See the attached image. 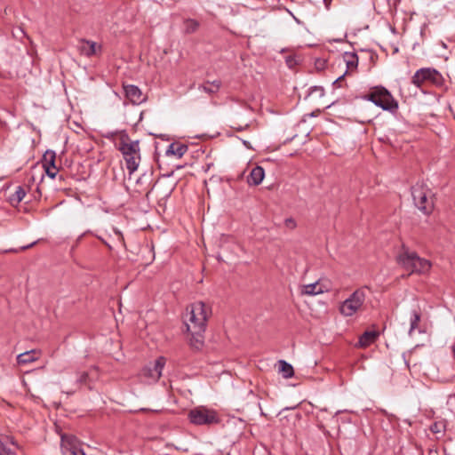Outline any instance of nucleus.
I'll use <instances>...</instances> for the list:
<instances>
[{
    "instance_id": "39",
    "label": "nucleus",
    "mask_w": 455,
    "mask_h": 455,
    "mask_svg": "<svg viewBox=\"0 0 455 455\" xmlns=\"http://www.w3.org/2000/svg\"><path fill=\"white\" fill-rule=\"evenodd\" d=\"M314 90H315V92H320V93H321V94H322V92H323V88H322V87H320V86H316V85H315Z\"/></svg>"
},
{
    "instance_id": "30",
    "label": "nucleus",
    "mask_w": 455,
    "mask_h": 455,
    "mask_svg": "<svg viewBox=\"0 0 455 455\" xmlns=\"http://www.w3.org/2000/svg\"><path fill=\"white\" fill-rule=\"evenodd\" d=\"M326 60L324 59H315V69L323 70L325 68Z\"/></svg>"
},
{
    "instance_id": "33",
    "label": "nucleus",
    "mask_w": 455,
    "mask_h": 455,
    "mask_svg": "<svg viewBox=\"0 0 455 455\" xmlns=\"http://www.w3.org/2000/svg\"><path fill=\"white\" fill-rule=\"evenodd\" d=\"M44 171L48 177L54 179L57 175L58 169L56 168V170H53V168H44Z\"/></svg>"
},
{
    "instance_id": "41",
    "label": "nucleus",
    "mask_w": 455,
    "mask_h": 455,
    "mask_svg": "<svg viewBox=\"0 0 455 455\" xmlns=\"http://www.w3.org/2000/svg\"><path fill=\"white\" fill-rule=\"evenodd\" d=\"M343 76H341L338 77V78L334 81V84H337V83H339L340 80H342V79H343Z\"/></svg>"
},
{
    "instance_id": "13",
    "label": "nucleus",
    "mask_w": 455,
    "mask_h": 455,
    "mask_svg": "<svg viewBox=\"0 0 455 455\" xmlns=\"http://www.w3.org/2000/svg\"><path fill=\"white\" fill-rule=\"evenodd\" d=\"M126 98L133 104H140L145 100L140 89L133 84L124 86Z\"/></svg>"
},
{
    "instance_id": "5",
    "label": "nucleus",
    "mask_w": 455,
    "mask_h": 455,
    "mask_svg": "<svg viewBox=\"0 0 455 455\" xmlns=\"http://www.w3.org/2000/svg\"><path fill=\"white\" fill-rule=\"evenodd\" d=\"M364 99L371 101L377 107L383 110L395 113L398 109V102L394 99L392 94L382 86H377L372 89Z\"/></svg>"
},
{
    "instance_id": "7",
    "label": "nucleus",
    "mask_w": 455,
    "mask_h": 455,
    "mask_svg": "<svg viewBox=\"0 0 455 455\" xmlns=\"http://www.w3.org/2000/svg\"><path fill=\"white\" fill-rule=\"evenodd\" d=\"M365 291L363 289H357L346 299L339 306V312L344 316H352L359 311L365 300Z\"/></svg>"
},
{
    "instance_id": "16",
    "label": "nucleus",
    "mask_w": 455,
    "mask_h": 455,
    "mask_svg": "<svg viewBox=\"0 0 455 455\" xmlns=\"http://www.w3.org/2000/svg\"><path fill=\"white\" fill-rule=\"evenodd\" d=\"M379 336V331L375 330L365 331L359 338L358 345L361 347H366L372 344Z\"/></svg>"
},
{
    "instance_id": "12",
    "label": "nucleus",
    "mask_w": 455,
    "mask_h": 455,
    "mask_svg": "<svg viewBox=\"0 0 455 455\" xmlns=\"http://www.w3.org/2000/svg\"><path fill=\"white\" fill-rule=\"evenodd\" d=\"M77 48L81 55L88 58L101 52L100 45L97 44V43L93 41L86 39H81Z\"/></svg>"
},
{
    "instance_id": "22",
    "label": "nucleus",
    "mask_w": 455,
    "mask_h": 455,
    "mask_svg": "<svg viewBox=\"0 0 455 455\" xmlns=\"http://www.w3.org/2000/svg\"><path fill=\"white\" fill-rule=\"evenodd\" d=\"M278 371L284 379H289L294 374L292 365L284 360L278 361Z\"/></svg>"
},
{
    "instance_id": "32",
    "label": "nucleus",
    "mask_w": 455,
    "mask_h": 455,
    "mask_svg": "<svg viewBox=\"0 0 455 455\" xmlns=\"http://www.w3.org/2000/svg\"><path fill=\"white\" fill-rule=\"evenodd\" d=\"M284 225L287 228L293 229L296 227V222L292 218H288L285 220Z\"/></svg>"
},
{
    "instance_id": "35",
    "label": "nucleus",
    "mask_w": 455,
    "mask_h": 455,
    "mask_svg": "<svg viewBox=\"0 0 455 455\" xmlns=\"http://www.w3.org/2000/svg\"><path fill=\"white\" fill-rule=\"evenodd\" d=\"M317 303L323 307V310H321L320 314H326L328 309H327V301L326 300H317Z\"/></svg>"
},
{
    "instance_id": "4",
    "label": "nucleus",
    "mask_w": 455,
    "mask_h": 455,
    "mask_svg": "<svg viewBox=\"0 0 455 455\" xmlns=\"http://www.w3.org/2000/svg\"><path fill=\"white\" fill-rule=\"evenodd\" d=\"M414 205L424 214L428 215L434 210V194L424 183L411 187Z\"/></svg>"
},
{
    "instance_id": "18",
    "label": "nucleus",
    "mask_w": 455,
    "mask_h": 455,
    "mask_svg": "<svg viewBox=\"0 0 455 455\" xmlns=\"http://www.w3.org/2000/svg\"><path fill=\"white\" fill-rule=\"evenodd\" d=\"M188 150V147L181 143H171L166 150L167 156H174L181 158Z\"/></svg>"
},
{
    "instance_id": "8",
    "label": "nucleus",
    "mask_w": 455,
    "mask_h": 455,
    "mask_svg": "<svg viewBox=\"0 0 455 455\" xmlns=\"http://www.w3.org/2000/svg\"><path fill=\"white\" fill-rule=\"evenodd\" d=\"M188 417L191 423L196 425H209L218 422L216 413L204 408L191 410Z\"/></svg>"
},
{
    "instance_id": "1",
    "label": "nucleus",
    "mask_w": 455,
    "mask_h": 455,
    "mask_svg": "<svg viewBox=\"0 0 455 455\" xmlns=\"http://www.w3.org/2000/svg\"><path fill=\"white\" fill-rule=\"evenodd\" d=\"M186 327L188 332H204L212 308L203 301H196L187 308Z\"/></svg>"
},
{
    "instance_id": "25",
    "label": "nucleus",
    "mask_w": 455,
    "mask_h": 455,
    "mask_svg": "<svg viewBox=\"0 0 455 455\" xmlns=\"http://www.w3.org/2000/svg\"><path fill=\"white\" fill-rule=\"evenodd\" d=\"M420 312L419 310H412L411 314V318H410V330H409V334L411 335V332L416 330L419 326V323L420 321Z\"/></svg>"
},
{
    "instance_id": "3",
    "label": "nucleus",
    "mask_w": 455,
    "mask_h": 455,
    "mask_svg": "<svg viewBox=\"0 0 455 455\" xmlns=\"http://www.w3.org/2000/svg\"><path fill=\"white\" fill-rule=\"evenodd\" d=\"M396 262L410 275L425 274L431 268L429 260L420 258L415 251H411L404 244L402 245L401 251L396 256Z\"/></svg>"
},
{
    "instance_id": "27",
    "label": "nucleus",
    "mask_w": 455,
    "mask_h": 455,
    "mask_svg": "<svg viewBox=\"0 0 455 455\" xmlns=\"http://www.w3.org/2000/svg\"><path fill=\"white\" fill-rule=\"evenodd\" d=\"M89 383H90L89 373L86 371L80 372L76 379V384L77 385H89Z\"/></svg>"
},
{
    "instance_id": "36",
    "label": "nucleus",
    "mask_w": 455,
    "mask_h": 455,
    "mask_svg": "<svg viewBox=\"0 0 455 455\" xmlns=\"http://www.w3.org/2000/svg\"><path fill=\"white\" fill-rule=\"evenodd\" d=\"M248 127H249V124H246L244 126H241V125H239V126H234V127H232V128H233L234 130L237 131V132H242V131L246 130Z\"/></svg>"
},
{
    "instance_id": "26",
    "label": "nucleus",
    "mask_w": 455,
    "mask_h": 455,
    "mask_svg": "<svg viewBox=\"0 0 455 455\" xmlns=\"http://www.w3.org/2000/svg\"><path fill=\"white\" fill-rule=\"evenodd\" d=\"M189 333L192 336V338L190 339V345L196 349H200L204 344V336H203L204 332H199V333L189 332Z\"/></svg>"
},
{
    "instance_id": "24",
    "label": "nucleus",
    "mask_w": 455,
    "mask_h": 455,
    "mask_svg": "<svg viewBox=\"0 0 455 455\" xmlns=\"http://www.w3.org/2000/svg\"><path fill=\"white\" fill-rule=\"evenodd\" d=\"M344 60L348 69H356L358 66V57L355 52H345Z\"/></svg>"
},
{
    "instance_id": "11",
    "label": "nucleus",
    "mask_w": 455,
    "mask_h": 455,
    "mask_svg": "<svg viewBox=\"0 0 455 455\" xmlns=\"http://www.w3.org/2000/svg\"><path fill=\"white\" fill-rule=\"evenodd\" d=\"M17 450H21V446L14 438L0 435V455H17Z\"/></svg>"
},
{
    "instance_id": "34",
    "label": "nucleus",
    "mask_w": 455,
    "mask_h": 455,
    "mask_svg": "<svg viewBox=\"0 0 455 455\" xmlns=\"http://www.w3.org/2000/svg\"><path fill=\"white\" fill-rule=\"evenodd\" d=\"M150 176L144 173L142 174L136 181V183L138 185H141V184H144L145 182H147L148 180H149Z\"/></svg>"
},
{
    "instance_id": "43",
    "label": "nucleus",
    "mask_w": 455,
    "mask_h": 455,
    "mask_svg": "<svg viewBox=\"0 0 455 455\" xmlns=\"http://www.w3.org/2000/svg\"><path fill=\"white\" fill-rule=\"evenodd\" d=\"M75 391L68 392V395H73Z\"/></svg>"
},
{
    "instance_id": "21",
    "label": "nucleus",
    "mask_w": 455,
    "mask_h": 455,
    "mask_svg": "<svg viewBox=\"0 0 455 455\" xmlns=\"http://www.w3.org/2000/svg\"><path fill=\"white\" fill-rule=\"evenodd\" d=\"M56 153L53 150L48 149L43 156L42 164L44 168H53L56 170Z\"/></svg>"
},
{
    "instance_id": "9",
    "label": "nucleus",
    "mask_w": 455,
    "mask_h": 455,
    "mask_svg": "<svg viewBox=\"0 0 455 455\" xmlns=\"http://www.w3.org/2000/svg\"><path fill=\"white\" fill-rule=\"evenodd\" d=\"M165 363L166 359L164 356L158 357L153 363H149L142 369L141 375L149 382H156L162 376Z\"/></svg>"
},
{
    "instance_id": "6",
    "label": "nucleus",
    "mask_w": 455,
    "mask_h": 455,
    "mask_svg": "<svg viewBox=\"0 0 455 455\" xmlns=\"http://www.w3.org/2000/svg\"><path fill=\"white\" fill-rule=\"evenodd\" d=\"M443 78L442 75L435 68H423L415 72L411 78V83L420 88L425 84L441 86Z\"/></svg>"
},
{
    "instance_id": "15",
    "label": "nucleus",
    "mask_w": 455,
    "mask_h": 455,
    "mask_svg": "<svg viewBox=\"0 0 455 455\" xmlns=\"http://www.w3.org/2000/svg\"><path fill=\"white\" fill-rule=\"evenodd\" d=\"M265 176V171L261 166H255L247 177V182L251 186L259 185Z\"/></svg>"
},
{
    "instance_id": "28",
    "label": "nucleus",
    "mask_w": 455,
    "mask_h": 455,
    "mask_svg": "<svg viewBox=\"0 0 455 455\" xmlns=\"http://www.w3.org/2000/svg\"><path fill=\"white\" fill-rule=\"evenodd\" d=\"M430 430L434 434H440L444 430V425L442 422H434L430 426Z\"/></svg>"
},
{
    "instance_id": "40",
    "label": "nucleus",
    "mask_w": 455,
    "mask_h": 455,
    "mask_svg": "<svg viewBox=\"0 0 455 455\" xmlns=\"http://www.w3.org/2000/svg\"><path fill=\"white\" fill-rule=\"evenodd\" d=\"M243 144L246 148H251V147H250V143H249L248 141H246V140H243Z\"/></svg>"
},
{
    "instance_id": "20",
    "label": "nucleus",
    "mask_w": 455,
    "mask_h": 455,
    "mask_svg": "<svg viewBox=\"0 0 455 455\" xmlns=\"http://www.w3.org/2000/svg\"><path fill=\"white\" fill-rule=\"evenodd\" d=\"M37 359H38L37 352H36V350L33 349V350L26 351L24 353L18 355L17 363L19 364L25 365V364L33 363V362L36 361Z\"/></svg>"
},
{
    "instance_id": "19",
    "label": "nucleus",
    "mask_w": 455,
    "mask_h": 455,
    "mask_svg": "<svg viewBox=\"0 0 455 455\" xmlns=\"http://www.w3.org/2000/svg\"><path fill=\"white\" fill-rule=\"evenodd\" d=\"M26 196V190L22 186H18L14 193L8 196V202L13 207H17Z\"/></svg>"
},
{
    "instance_id": "2",
    "label": "nucleus",
    "mask_w": 455,
    "mask_h": 455,
    "mask_svg": "<svg viewBox=\"0 0 455 455\" xmlns=\"http://www.w3.org/2000/svg\"><path fill=\"white\" fill-rule=\"evenodd\" d=\"M116 148L122 153L129 173L137 171L140 163V141L132 140L125 131H121Z\"/></svg>"
},
{
    "instance_id": "29",
    "label": "nucleus",
    "mask_w": 455,
    "mask_h": 455,
    "mask_svg": "<svg viewBox=\"0 0 455 455\" xmlns=\"http://www.w3.org/2000/svg\"><path fill=\"white\" fill-rule=\"evenodd\" d=\"M313 295V283L303 285L301 288V296Z\"/></svg>"
},
{
    "instance_id": "17",
    "label": "nucleus",
    "mask_w": 455,
    "mask_h": 455,
    "mask_svg": "<svg viewBox=\"0 0 455 455\" xmlns=\"http://www.w3.org/2000/svg\"><path fill=\"white\" fill-rule=\"evenodd\" d=\"M221 87L220 80H214L212 82L206 81L202 84L198 85V90L208 93L209 95L216 94Z\"/></svg>"
},
{
    "instance_id": "31",
    "label": "nucleus",
    "mask_w": 455,
    "mask_h": 455,
    "mask_svg": "<svg viewBox=\"0 0 455 455\" xmlns=\"http://www.w3.org/2000/svg\"><path fill=\"white\" fill-rule=\"evenodd\" d=\"M285 62L287 64V66L290 68H292L294 66L297 65V60L295 59V57L293 56H288L286 57L285 59Z\"/></svg>"
},
{
    "instance_id": "44",
    "label": "nucleus",
    "mask_w": 455,
    "mask_h": 455,
    "mask_svg": "<svg viewBox=\"0 0 455 455\" xmlns=\"http://www.w3.org/2000/svg\"><path fill=\"white\" fill-rule=\"evenodd\" d=\"M150 190L147 191L146 196H148Z\"/></svg>"
},
{
    "instance_id": "14",
    "label": "nucleus",
    "mask_w": 455,
    "mask_h": 455,
    "mask_svg": "<svg viewBox=\"0 0 455 455\" xmlns=\"http://www.w3.org/2000/svg\"><path fill=\"white\" fill-rule=\"evenodd\" d=\"M334 289V284L331 280L327 277H321L315 281V296L330 293Z\"/></svg>"
},
{
    "instance_id": "38",
    "label": "nucleus",
    "mask_w": 455,
    "mask_h": 455,
    "mask_svg": "<svg viewBox=\"0 0 455 455\" xmlns=\"http://www.w3.org/2000/svg\"><path fill=\"white\" fill-rule=\"evenodd\" d=\"M323 2L325 5L326 10H329L331 0H323Z\"/></svg>"
},
{
    "instance_id": "23",
    "label": "nucleus",
    "mask_w": 455,
    "mask_h": 455,
    "mask_svg": "<svg viewBox=\"0 0 455 455\" xmlns=\"http://www.w3.org/2000/svg\"><path fill=\"white\" fill-rule=\"evenodd\" d=\"M200 27L199 21L194 19H186L183 21V31L185 34H193Z\"/></svg>"
},
{
    "instance_id": "37",
    "label": "nucleus",
    "mask_w": 455,
    "mask_h": 455,
    "mask_svg": "<svg viewBox=\"0 0 455 455\" xmlns=\"http://www.w3.org/2000/svg\"><path fill=\"white\" fill-rule=\"evenodd\" d=\"M120 132H108L107 135H106V138L108 139H113L114 136H116V134H119L120 135Z\"/></svg>"
},
{
    "instance_id": "10",
    "label": "nucleus",
    "mask_w": 455,
    "mask_h": 455,
    "mask_svg": "<svg viewBox=\"0 0 455 455\" xmlns=\"http://www.w3.org/2000/svg\"><path fill=\"white\" fill-rule=\"evenodd\" d=\"M61 450L63 455H85L78 440L74 436L62 435Z\"/></svg>"
},
{
    "instance_id": "42",
    "label": "nucleus",
    "mask_w": 455,
    "mask_h": 455,
    "mask_svg": "<svg viewBox=\"0 0 455 455\" xmlns=\"http://www.w3.org/2000/svg\"><path fill=\"white\" fill-rule=\"evenodd\" d=\"M452 351H453V355H454V357H455V343L452 346Z\"/></svg>"
}]
</instances>
